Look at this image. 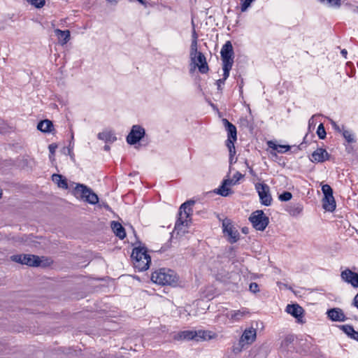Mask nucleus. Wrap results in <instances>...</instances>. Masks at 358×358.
I'll list each match as a JSON object with an SVG mask.
<instances>
[{"label": "nucleus", "mask_w": 358, "mask_h": 358, "mask_svg": "<svg viewBox=\"0 0 358 358\" xmlns=\"http://www.w3.org/2000/svg\"><path fill=\"white\" fill-rule=\"evenodd\" d=\"M178 275L173 270L166 268H159L151 275V280L161 285L176 287L178 285Z\"/></svg>", "instance_id": "obj_1"}, {"label": "nucleus", "mask_w": 358, "mask_h": 358, "mask_svg": "<svg viewBox=\"0 0 358 358\" xmlns=\"http://www.w3.org/2000/svg\"><path fill=\"white\" fill-rule=\"evenodd\" d=\"M10 259L14 262L33 267H45L49 264L48 262L43 263V260L38 256L34 255H14L10 256Z\"/></svg>", "instance_id": "obj_2"}, {"label": "nucleus", "mask_w": 358, "mask_h": 358, "mask_svg": "<svg viewBox=\"0 0 358 358\" xmlns=\"http://www.w3.org/2000/svg\"><path fill=\"white\" fill-rule=\"evenodd\" d=\"M72 192L76 197L80 198L90 204H96L99 201L98 196L91 188L83 184H76Z\"/></svg>", "instance_id": "obj_3"}, {"label": "nucleus", "mask_w": 358, "mask_h": 358, "mask_svg": "<svg viewBox=\"0 0 358 358\" xmlns=\"http://www.w3.org/2000/svg\"><path fill=\"white\" fill-rule=\"evenodd\" d=\"M194 203V201L189 200L180 206L178 212V218L175 224V229H179L181 226L188 224V222L190 220L189 218L192 213L191 206Z\"/></svg>", "instance_id": "obj_4"}, {"label": "nucleus", "mask_w": 358, "mask_h": 358, "mask_svg": "<svg viewBox=\"0 0 358 358\" xmlns=\"http://www.w3.org/2000/svg\"><path fill=\"white\" fill-rule=\"evenodd\" d=\"M208 331L202 330H186L179 332L175 336V338L177 340H194L195 341H202L206 340L207 337H208V339L211 338V336L208 335Z\"/></svg>", "instance_id": "obj_5"}, {"label": "nucleus", "mask_w": 358, "mask_h": 358, "mask_svg": "<svg viewBox=\"0 0 358 358\" xmlns=\"http://www.w3.org/2000/svg\"><path fill=\"white\" fill-rule=\"evenodd\" d=\"M249 220L252 224L256 230L264 231L269 223V218L262 210H257L253 212L249 217Z\"/></svg>", "instance_id": "obj_6"}, {"label": "nucleus", "mask_w": 358, "mask_h": 358, "mask_svg": "<svg viewBox=\"0 0 358 358\" xmlns=\"http://www.w3.org/2000/svg\"><path fill=\"white\" fill-rule=\"evenodd\" d=\"M222 232L230 243H236L240 238V234L236 228L233 225L230 219L225 218L222 221Z\"/></svg>", "instance_id": "obj_7"}, {"label": "nucleus", "mask_w": 358, "mask_h": 358, "mask_svg": "<svg viewBox=\"0 0 358 358\" xmlns=\"http://www.w3.org/2000/svg\"><path fill=\"white\" fill-rule=\"evenodd\" d=\"M322 191L324 194L322 199L323 208L329 212H333L336 209V201L333 196V189L327 184L323 185Z\"/></svg>", "instance_id": "obj_8"}, {"label": "nucleus", "mask_w": 358, "mask_h": 358, "mask_svg": "<svg viewBox=\"0 0 358 358\" xmlns=\"http://www.w3.org/2000/svg\"><path fill=\"white\" fill-rule=\"evenodd\" d=\"M255 188L258 192L261 203L266 206H271L272 197L268 185L265 183H257Z\"/></svg>", "instance_id": "obj_9"}, {"label": "nucleus", "mask_w": 358, "mask_h": 358, "mask_svg": "<svg viewBox=\"0 0 358 358\" xmlns=\"http://www.w3.org/2000/svg\"><path fill=\"white\" fill-rule=\"evenodd\" d=\"M145 135L144 128L138 124L134 125L127 136V142L129 145H135Z\"/></svg>", "instance_id": "obj_10"}, {"label": "nucleus", "mask_w": 358, "mask_h": 358, "mask_svg": "<svg viewBox=\"0 0 358 358\" xmlns=\"http://www.w3.org/2000/svg\"><path fill=\"white\" fill-rule=\"evenodd\" d=\"M222 64H234V49L230 41H227L221 49Z\"/></svg>", "instance_id": "obj_11"}, {"label": "nucleus", "mask_w": 358, "mask_h": 358, "mask_svg": "<svg viewBox=\"0 0 358 358\" xmlns=\"http://www.w3.org/2000/svg\"><path fill=\"white\" fill-rule=\"evenodd\" d=\"M285 310L287 313L295 317L298 323L303 324L304 322L303 320L304 310L298 303L288 304Z\"/></svg>", "instance_id": "obj_12"}, {"label": "nucleus", "mask_w": 358, "mask_h": 358, "mask_svg": "<svg viewBox=\"0 0 358 358\" xmlns=\"http://www.w3.org/2000/svg\"><path fill=\"white\" fill-rule=\"evenodd\" d=\"M193 63L194 67L190 69V71H193L197 66L201 73L203 74L208 72L209 67L207 64L206 57L201 52L196 54L195 62Z\"/></svg>", "instance_id": "obj_13"}, {"label": "nucleus", "mask_w": 358, "mask_h": 358, "mask_svg": "<svg viewBox=\"0 0 358 358\" xmlns=\"http://www.w3.org/2000/svg\"><path fill=\"white\" fill-rule=\"evenodd\" d=\"M341 277L344 282L351 284L354 287H358V273L346 268L341 272Z\"/></svg>", "instance_id": "obj_14"}, {"label": "nucleus", "mask_w": 358, "mask_h": 358, "mask_svg": "<svg viewBox=\"0 0 358 358\" xmlns=\"http://www.w3.org/2000/svg\"><path fill=\"white\" fill-rule=\"evenodd\" d=\"M237 184L234 179H224L223 180L222 185L220 187L215 190V192L217 194H220L222 196H227L229 194H232L233 192L228 186H231Z\"/></svg>", "instance_id": "obj_15"}, {"label": "nucleus", "mask_w": 358, "mask_h": 358, "mask_svg": "<svg viewBox=\"0 0 358 358\" xmlns=\"http://www.w3.org/2000/svg\"><path fill=\"white\" fill-rule=\"evenodd\" d=\"M223 125L225 128V130L227 133V141H231L232 142H236L237 141V129L234 124L230 122L227 119L223 118L222 120Z\"/></svg>", "instance_id": "obj_16"}, {"label": "nucleus", "mask_w": 358, "mask_h": 358, "mask_svg": "<svg viewBox=\"0 0 358 358\" xmlns=\"http://www.w3.org/2000/svg\"><path fill=\"white\" fill-rule=\"evenodd\" d=\"M257 331L253 327L245 329L240 338L241 343H245L247 345H251L256 339Z\"/></svg>", "instance_id": "obj_17"}, {"label": "nucleus", "mask_w": 358, "mask_h": 358, "mask_svg": "<svg viewBox=\"0 0 358 358\" xmlns=\"http://www.w3.org/2000/svg\"><path fill=\"white\" fill-rule=\"evenodd\" d=\"M148 257H150V255L148 254L147 248L144 246L134 248L131 255L133 263L137 261V259L141 260V259H146L148 258Z\"/></svg>", "instance_id": "obj_18"}, {"label": "nucleus", "mask_w": 358, "mask_h": 358, "mask_svg": "<svg viewBox=\"0 0 358 358\" xmlns=\"http://www.w3.org/2000/svg\"><path fill=\"white\" fill-rule=\"evenodd\" d=\"M110 227L115 236L120 239L122 240L126 237L125 229L120 222L112 221Z\"/></svg>", "instance_id": "obj_19"}, {"label": "nucleus", "mask_w": 358, "mask_h": 358, "mask_svg": "<svg viewBox=\"0 0 358 358\" xmlns=\"http://www.w3.org/2000/svg\"><path fill=\"white\" fill-rule=\"evenodd\" d=\"M151 263V257L150 256L148 257V258L143 259L141 260H138L136 262H134L133 265L136 270H137L138 272L144 271L148 269L150 264Z\"/></svg>", "instance_id": "obj_20"}, {"label": "nucleus", "mask_w": 358, "mask_h": 358, "mask_svg": "<svg viewBox=\"0 0 358 358\" xmlns=\"http://www.w3.org/2000/svg\"><path fill=\"white\" fill-rule=\"evenodd\" d=\"M249 314V311L247 308H242L238 310H232L229 312L227 317L233 321H240L244 317Z\"/></svg>", "instance_id": "obj_21"}, {"label": "nucleus", "mask_w": 358, "mask_h": 358, "mask_svg": "<svg viewBox=\"0 0 358 358\" xmlns=\"http://www.w3.org/2000/svg\"><path fill=\"white\" fill-rule=\"evenodd\" d=\"M327 155L328 153L325 150L319 148L312 153L310 160L313 162H322L325 160V156Z\"/></svg>", "instance_id": "obj_22"}, {"label": "nucleus", "mask_w": 358, "mask_h": 358, "mask_svg": "<svg viewBox=\"0 0 358 358\" xmlns=\"http://www.w3.org/2000/svg\"><path fill=\"white\" fill-rule=\"evenodd\" d=\"M52 181L57 185V186L59 188H62L64 189H67L68 186V182L66 178L62 176L60 174L54 173L52 176Z\"/></svg>", "instance_id": "obj_23"}, {"label": "nucleus", "mask_w": 358, "mask_h": 358, "mask_svg": "<svg viewBox=\"0 0 358 358\" xmlns=\"http://www.w3.org/2000/svg\"><path fill=\"white\" fill-rule=\"evenodd\" d=\"M53 127L52 121L47 119L40 121L37 125V129L43 133L51 132Z\"/></svg>", "instance_id": "obj_24"}, {"label": "nucleus", "mask_w": 358, "mask_h": 358, "mask_svg": "<svg viewBox=\"0 0 358 358\" xmlns=\"http://www.w3.org/2000/svg\"><path fill=\"white\" fill-rule=\"evenodd\" d=\"M303 208V205L301 203H290L289 206H287L286 210L292 216H297L302 212Z\"/></svg>", "instance_id": "obj_25"}, {"label": "nucleus", "mask_w": 358, "mask_h": 358, "mask_svg": "<svg viewBox=\"0 0 358 358\" xmlns=\"http://www.w3.org/2000/svg\"><path fill=\"white\" fill-rule=\"evenodd\" d=\"M55 33L57 36L58 39L62 42V44L66 43L70 39V31L69 30H61L56 29Z\"/></svg>", "instance_id": "obj_26"}, {"label": "nucleus", "mask_w": 358, "mask_h": 358, "mask_svg": "<svg viewBox=\"0 0 358 358\" xmlns=\"http://www.w3.org/2000/svg\"><path fill=\"white\" fill-rule=\"evenodd\" d=\"M98 138L106 143H113L117 140L116 136L112 131H103L98 134Z\"/></svg>", "instance_id": "obj_27"}, {"label": "nucleus", "mask_w": 358, "mask_h": 358, "mask_svg": "<svg viewBox=\"0 0 358 358\" xmlns=\"http://www.w3.org/2000/svg\"><path fill=\"white\" fill-rule=\"evenodd\" d=\"M267 144L268 148L277 151L279 153H285L289 151L291 148L289 145H277L275 142L272 141H268Z\"/></svg>", "instance_id": "obj_28"}, {"label": "nucleus", "mask_w": 358, "mask_h": 358, "mask_svg": "<svg viewBox=\"0 0 358 358\" xmlns=\"http://www.w3.org/2000/svg\"><path fill=\"white\" fill-rule=\"evenodd\" d=\"M337 327L343 331L348 337L350 338H352V336H355V330L352 325L350 324H343V325H337Z\"/></svg>", "instance_id": "obj_29"}, {"label": "nucleus", "mask_w": 358, "mask_h": 358, "mask_svg": "<svg viewBox=\"0 0 358 358\" xmlns=\"http://www.w3.org/2000/svg\"><path fill=\"white\" fill-rule=\"evenodd\" d=\"M199 52H200L198 51L197 41L192 40V43L190 45V52H189V56H190L192 62H195L196 55Z\"/></svg>", "instance_id": "obj_30"}, {"label": "nucleus", "mask_w": 358, "mask_h": 358, "mask_svg": "<svg viewBox=\"0 0 358 358\" xmlns=\"http://www.w3.org/2000/svg\"><path fill=\"white\" fill-rule=\"evenodd\" d=\"M337 132H342L343 138L345 139V141L348 143H353L355 142V138L353 136V134L351 133V131L348 130L344 129L343 127L342 129H340V127L337 125Z\"/></svg>", "instance_id": "obj_31"}, {"label": "nucleus", "mask_w": 358, "mask_h": 358, "mask_svg": "<svg viewBox=\"0 0 358 358\" xmlns=\"http://www.w3.org/2000/svg\"><path fill=\"white\" fill-rule=\"evenodd\" d=\"M232 66L233 64H222L223 78L222 79L224 81L229 78Z\"/></svg>", "instance_id": "obj_32"}, {"label": "nucleus", "mask_w": 358, "mask_h": 358, "mask_svg": "<svg viewBox=\"0 0 358 358\" xmlns=\"http://www.w3.org/2000/svg\"><path fill=\"white\" fill-rule=\"evenodd\" d=\"M27 1L36 8H41L45 4V0H27Z\"/></svg>", "instance_id": "obj_33"}, {"label": "nucleus", "mask_w": 358, "mask_h": 358, "mask_svg": "<svg viewBox=\"0 0 358 358\" xmlns=\"http://www.w3.org/2000/svg\"><path fill=\"white\" fill-rule=\"evenodd\" d=\"M235 142H232L231 141H226V146L227 147L229 152L230 158L234 157L236 155V148L234 146Z\"/></svg>", "instance_id": "obj_34"}, {"label": "nucleus", "mask_w": 358, "mask_h": 358, "mask_svg": "<svg viewBox=\"0 0 358 358\" xmlns=\"http://www.w3.org/2000/svg\"><path fill=\"white\" fill-rule=\"evenodd\" d=\"M245 345H247L244 343H241V340L239 339L238 343L233 345L232 351L234 353L238 354L243 350Z\"/></svg>", "instance_id": "obj_35"}, {"label": "nucleus", "mask_w": 358, "mask_h": 358, "mask_svg": "<svg viewBox=\"0 0 358 358\" xmlns=\"http://www.w3.org/2000/svg\"><path fill=\"white\" fill-rule=\"evenodd\" d=\"M254 1L255 0H240L241 12H245L248 8L250 7Z\"/></svg>", "instance_id": "obj_36"}, {"label": "nucleus", "mask_w": 358, "mask_h": 358, "mask_svg": "<svg viewBox=\"0 0 358 358\" xmlns=\"http://www.w3.org/2000/svg\"><path fill=\"white\" fill-rule=\"evenodd\" d=\"M294 341V336L293 335L287 336L285 339L282 341L281 345L284 348H288Z\"/></svg>", "instance_id": "obj_37"}, {"label": "nucleus", "mask_w": 358, "mask_h": 358, "mask_svg": "<svg viewBox=\"0 0 358 358\" xmlns=\"http://www.w3.org/2000/svg\"><path fill=\"white\" fill-rule=\"evenodd\" d=\"M317 134L320 139H324L326 137L327 133L323 124H320L317 129Z\"/></svg>", "instance_id": "obj_38"}, {"label": "nucleus", "mask_w": 358, "mask_h": 358, "mask_svg": "<svg viewBox=\"0 0 358 358\" xmlns=\"http://www.w3.org/2000/svg\"><path fill=\"white\" fill-rule=\"evenodd\" d=\"M292 197V194L289 192H284L279 195V199L282 201H288Z\"/></svg>", "instance_id": "obj_39"}, {"label": "nucleus", "mask_w": 358, "mask_h": 358, "mask_svg": "<svg viewBox=\"0 0 358 358\" xmlns=\"http://www.w3.org/2000/svg\"><path fill=\"white\" fill-rule=\"evenodd\" d=\"M249 289L252 293H257L259 291V285L256 282H251L249 286Z\"/></svg>", "instance_id": "obj_40"}, {"label": "nucleus", "mask_w": 358, "mask_h": 358, "mask_svg": "<svg viewBox=\"0 0 358 358\" xmlns=\"http://www.w3.org/2000/svg\"><path fill=\"white\" fill-rule=\"evenodd\" d=\"M345 316L341 308H337V321H345Z\"/></svg>", "instance_id": "obj_41"}, {"label": "nucleus", "mask_w": 358, "mask_h": 358, "mask_svg": "<svg viewBox=\"0 0 358 358\" xmlns=\"http://www.w3.org/2000/svg\"><path fill=\"white\" fill-rule=\"evenodd\" d=\"M328 317L332 320L336 321V308H331L327 311Z\"/></svg>", "instance_id": "obj_42"}, {"label": "nucleus", "mask_w": 358, "mask_h": 358, "mask_svg": "<svg viewBox=\"0 0 358 358\" xmlns=\"http://www.w3.org/2000/svg\"><path fill=\"white\" fill-rule=\"evenodd\" d=\"M243 177V175L241 174L240 172L237 171L234 175L233 179L235 180L236 183L238 182L240 179H241Z\"/></svg>", "instance_id": "obj_43"}, {"label": "nucleus", "mask_w": 358, "mask_h": 358, "mask_svg": "<svg viewBox=\"0 0 358 358\" xmlns=\"http://www.w3.org/2000/svg\"><path fill=\"white\" fill-rule=\"evenodd\" d=\"M225 81L222 79H219L216 81V85L217 86V90L220 92L222 91V85H224Z\"/></svg>", "instance_id": "obj_44"}, {"label": "nucleus", "mask_w": 358, "mask_h": 358, "mask_svg": "<svg viewBox=\"0 0 358 358\" xmlns=\"http://www.w3.org/2000/svg\"><path fill=\"white\" fill-rule=\"evenodd\" d=\"M56 148H57V145H54V144H50V145H49V150H50V152L51 154H53V153L55 152V151Z\"/></svg>", "instance_id": "obj_45"}, {"label": "nucleus", "mask_w": 358, "mask_h": 358, "mask_svg": "<svg viewBox=\"0 0 358 358\" xmlns=\"http://www.w3.org/2000/svg\"><path fill=\"white\" fill-rule=\"evenodd\" d=\"M192 40L197 41V39H198V34H196L194 28H193V31H192Z\"/></svg>", "instance_id": "obj_46"}, {"label": "nucleus", "mask_w": 358, "mask_h": 358, "mask_svg": "<svg viewBox=\"0 0 358 358\" xmlns=\"http://www.w3.org/2000/svg\"><path fill=\"white\" fill-rule=\"evenodd\" d=\"M352 304L358 308V293L355 295Z\"/></svg>", "instance_id": "obj_47"}, {"label": "nucleus", "mask_w": 358, "mask_h": 358, "mask_svg": "<svg viewBox=\"0 0 358 358\" xmlns=\"http://www.w3.org/2000/svg\"><path fill=\"white\" fill-rule=\"evenodd\" d=\"M341 54L342 55V56L346 59L347 58V55H348V52L345 49H343L341 50Z\"/></svg>", "instance_id": "obj_48"}, {"label": "nucleus", "mask_w": 358, "mask_h": 358, "mask_svg": "<svg viewBox=\"0 0 358 358\" xmlns=\"http://www.w3.org/2000/svg\"><path fill=\"white\" fill-rule=\"evenodd\" d=\"M352 339H354L357 341H358V331H355V336H352Z\"/></svg>", "instance_id": "obj_49"}, {"label": "nucleus", "mask_w": 358, "mask_h": 358, "mask_svg": "<svg viewBox=\"0 0 358 358\" xmlns=\"http://www.w3.org/2000/svg\"><path fill=\"white\" fill-rule=\"evenodd\" d=\"M248 230H249V229H248V228H247V227H243V228H242V232H243V234H248Z\"/></svg>", "instance_id": "obj_50"}, {"label": "nucleus", "mask_w": 358, "mask_h": 358, "mask_svg": "<svg viewBox=\"0 0 358 358\" xmlns=\"http://www.w3.org/2000/svg\"><path fill=\"white\" fill-rule=\"evenodd\" d=\"M313 116L308 121V124H309V126L310 127V125L313 124L314 123V121H313Z\"/></svg>", "instance_id": "obj_51"}, {"label": "nucleus", "mask_w": 358, "mask_h": 358, "mask_svg": "<svg viewBox=\"0 0 358 358\" xmlns=\"http://www.w3.org/2000/svg\"><path fill=\"white\" fill-rule=\"evenodd\" d=\"M108 2L112 3H117L120 0H106Z\"/></svg>", "instance_id": "obj_52"}, {"label": "nucleus", "mask_w": 358, "mask_h": 358, "mask_svg": "<svg viewBox=\"0 0 358 358\" xmlns=\"http://www.w3.org/2000/svg\"><path fill=\"white\" fill-rule=\"evenodd\" d=\"M103 149L106 151H108V150H110V146L108 145H105L104 147H103Z\"/></svg>", "instance_id": "obj_53"}, {"label": "nucleus", "mask_w": 358, "mask_h": 358, "mask_svg": "<svg viewBox=\"0 0 358 358\" xmlns=\"http://www.w3.org/2000/svg\"><path fill=\"white\" fill-rule=\"evenodd\" d=\"M235 162H236V161L234 162V157H231V158L229 157V164H232L233 163H235Z\"/></svg>", "instance_id": "obj_54"}, {"label": "nucleus", "mask_w": 358, "mask_h": 358, "mask_svg": "<svg viewBox=\"0 0 358 358\" xmlns=\"http://www.w3.org/2000/svg\"><path fill=\"white\" fill-rule=\"evenodd\" d=\"M346 150H348V152H350V150H352V147L351 146L347 147Z\"/></svg>", "instance_id": "obj_55"}, {"label": "nucleus", "mask_w": 358, "mask_h": 358, "mask_svg": "<svg viewBox=\"0 0 358 358\" xmlns=\"http://www.w3.org/2000/svg\"><path fill=\"white\" fill-rule=\"evenodd\" d=\"M331 124H332L333 127L336 128V122L332 121Z\"/></svg>", "instance_id": "obj_56"}, {"label": "nucleus", "mask_w": 358, "mask_h": 358, "mask_svg": "<svg viewBox=\"0 0 358 358\" xmlns=\"http://www.w3.org/2000/svg\"><path fill=\"white\" fill-rule=\"evenodd\" d=\"M303 143L300 144V145L298 146V148L301 150L302 149V146H303Z\"/></svg>", "instance_id": "obj_57"}, {"label": "nucleus", "mask_w": 358, "mask_h": 358, "mask_svg": "<svg viewBox=\"0 0 358 358\" xmlns=\"http://www.w3.org/2000/svg\"><path fill=\"white\" fill-rule=\"evenodd\" d=\"M341 5V0H337V6Z\"/></svg>", "instance_id": "obj_58"}, {"label": "nucleus", "mask_w": 358, "mask_h": 358, "mask_svg": "<svg viewBox=\"0 0 358 358\" xmlns=\"http://www.w3.org/2000/svg\"><path fill=\"white\" fill-rule=\"evenodd\" d=\"M347 64L350 65V64H352V63L350 62H347Z\"/></svg>", "instance_id": "obj_59"}]
</instances>
